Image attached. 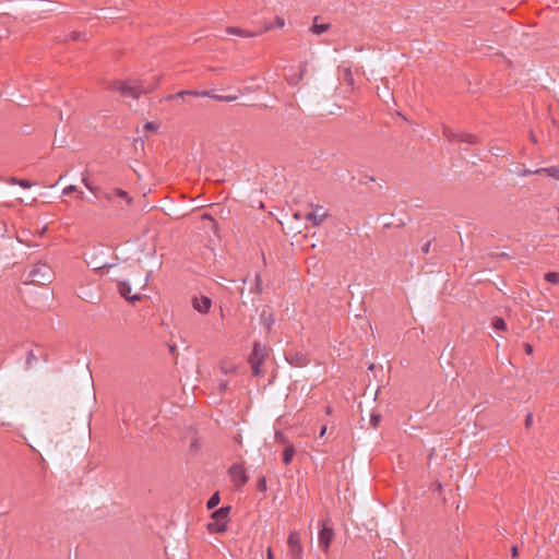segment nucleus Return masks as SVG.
<instances>
[{
  "label": "nucleus",
  "instance_id": "f257e3e1",
  "mask_svg": "<svg viewBox=\"0 0 559 559\" xmlns=\"http://www.w3.org/2000/svg\"><path fill=\"white\" fill-rule=\"evenodd\" d=\"M160 75H154L148 84L145 81H112L108 88L120 93L123 97L139 99L141 95L153 93L159 85Z\"/></svg>",
  "mask_w": 559,
  "mask_h": 559
},
{
  "label": "nucleus",
  "instance_id": "f03ea898",
  "mask_svg": "<svg viewBox=\"0 0 559 559\" xmlns=\"http://www.w3.org/2000/svg\"><path fill=\"white\" fill-rule=\"evenodd\" d=\"M231 511L230 506H224L213 511L211 518L213 522L206 524V528L211 534H223L227 531L228 516Z\"/></svg>",
  "mask_w": 559,
  "mask_h": 559
},
{
  "label": "nucleus",
  "instance_id": "7ed1b4c3",
  "mask_svg": "<svg viewBox=\"0 0 559 559\" xmlns=\"http://www.w3.org/2000/svg\"><path fill=\"white\" fill-rule=\"evenodd\" d=\"M269 353V348L266 345L254 342L252 346V352L249 355L248 362L251 366L252 376L261 377L263 372L261 371V366L264 362Z\"/></svg>",
  "mask_w": 559,
  "mask_h": 559
},
{
  "label": "nucleus",
  "instance_id": "20e7f679",
  "mask_svg": "<svg viewBox=\"0 0 559 559\" xmlns=\"http://www.w3.org/2000/svg\"><path fill=\"white\" fill-rule=\"evenodd\" d=\"M84 186L96 197H100L108 202H114L116 198H119L126 202L127 205L132 203V198L126 190L120 188H116L110 192L103 191L99 187L92 186L86 178L82 179Z\"/></svg>",
  "mask_w": 559,
  "mask_h": 559
},
{
  "label": "nucleus",
  "instance_id": "39448f33",
  "mask_svg": "<svg viewBox=\"0 0 559 559\" xmlns=\"http://www.w3.org/2000/svg\"><path fill=\"white\" fill-rule=\"evenodd\" d=\"M52 277V271L46 263H36L28 273V283L45 285L49 283Z\"/></svg>",
  "mask_w": 559,
  "mask_h": 559
},
{
  "label": "nucleus",
  "instance_id": "423d86ee",
  "mask_svg": "<svg viewBox=\"0 0 559 559\" xmlns=\"http://www.w3.org/2000/svg\"><path fill=\"white\" fill-rule=\"evenodd\" d=\"M228 474L237 489L241 488L249 480V476L242 463H235L228 468Z\"/></svg>",
  "mask_w": 559,
  "mask_h": 559
},
{
  "label": "nucleus",
  "instance_id": "0eeeda50",
  "mask_svg": "<svg viewBox=\"0 0 559 559\" xmlns=\"http://www.w3.org/2000/svg\"><path fill=\"white\" fill-rule=\"evenodd\" d=\"M287 546L290 559H301L304 548L301 545L300 534L298 532L293 531L289 533Z\"/></svg>",
  "mask_w": 559,
  "mask_h": 559
},
{
  "label": "nucleus",
  "instance_id": "6e6552de",
  "mask_svg": "<svg viewBox=\"0 0 559 559\" xmlns=\"http://www.w3.org/2000/svg\"><path fill=\"white\" fill-rule=\"evenodd\" d=\"M334 538V531L325 525L319 532V546L321 550L328 554L330 545Z\"/></svg>",
  "mask_w": 559,
  "mask_h": 559
},
{
  "label": "nucleus",
  "instance_id": "1a4fd4ad",
  "mask_svg": "<svg viewBox=\"0 0 559 559\" xmlns=\"http://www.w3.org/2000/svg\"><path fill=\"white\" fill-rule=\"evenodd\" d=\"M117 288L121 297L130 301L131 304H135L142 299L140 294L130 295L131 286L128 281H117Z\"/></svg>",
  "mask_w": 559,
  "mask_h": 559
},
{
  "label": "nucleus",
  "instance_id": "9d476101",
  "mask_svg": "<svg viewBox=\"0 0 559 559\" xmlns=\"http://www.w3.org/2000/svg\"><path fill=\"white\" fill-rule=\"evenodd\" d=\"M285 357L289 365L297 368L305 367L309 362L307 355L301 352L287 353Z\"/></svg>",
  "mask_w": 559,
  "mask_h": 559
},
{
  "label": "nucleus",
  "instance_id": "9b49d317",
  "mask_svg": "<svg viewBox=\"0 0 559 559\" xmlns=\"http://www.w3.org/2000/svg\"><path fill=\"white\" fill-rule=\"evenodd\" d=\"M322 210V206L317 205L311 212L306 214V219L311 222L313 226H319L329 215Z\"/></svg>",
  "mask_w": 559,
  "mask_h": 559
},
{
  "label": "nucleus",
  "instance_id": "f8f14e48",
  "mask_svg": "<svg viewBox=\"0 0 559 559\" xmlns=\"http://www.w3.org/2000/svg\"><path fill=\"white\" fill-rule=\"evenodd\" d=\"M212 300L207 296L194 297L192 299V307L200 313H207L211 309Z\"/></svg>",
  "mask_w": 559,
  "mask_h": 559
},
{
  "label": "nucleus",
  "instance_id": "ddd939ff",
  "mask_svg": "<svg viewBox=\"0 0 559 559\" xmlns=\"http://www.w3.org/2000/svg\"><path fill=\"white\" fill-rule=\"evenodd\" d=\"M275 322L274 316L266 311L262 310L260 313V323L264 326L266 331H271L273 324Z\"/></svg>",
  "mask_w": 559,
  "mask_h": 559
},
{
  "label": "nucleus",
  "instance_id": "4468645a",
  "mask_svg": "<svg viewBox=\"0 0 559 559\" xmlns=\"http://www.w3.org/2000/svg\"><path fill=\"white\" fill-rule=\"evenodd\" d=\"M319 17H314L313 24L311 26V32L316 35H321L330 29V23H318Z\"/></svg>",
  "mask_w": 559,
  "mask_h": 559
},
{
  "label": "nucleus",
  "instance_id": "2eb2a0df",
  "mask_svg": "<svg viewBox=\"0 0 559 559\" xmlns=\"http://www.w3.org/2000/svg\"><path fill=\"white\" fill-rule=\"evenodd\" d=\"M295 453H296L295 447L293 444H288L283 450V463L285 465H289L294 459Z\"/></svg>",
  "mask_w": 559,
  "mask_h": 559
},
{
  "label": "nucleus",
  "instance_id": "dca6fc26",
  "mask_svg": "<svg viewBox=\"0 0 559 559\" xmlns=\"http://www.w3.org/2000/svg\"><path fill=\"white\" fill-rule=\"evenodd\" d=\"M87 264L92 266V269L97 272V273H100L103 274L105 271H108L110 267L114 266V264H110V263H98V261H87Z\"/></svg>",
  "mask_w": 559,
  "mask_h": 559
},
{
  "label": "nucleus",
  "instance_id": "f3484780",
  "mask_svg": "<svg viewBox=\"0 0 559 559\" xmlns=\"http://www.w3.org/2000/svg\"><path fill=\"white\" fill-rule=\"evenodd\" d=\"M459 142H464L471 145H475L478 143V138L471 133H460Z\"/></svg>",
  "mask_w": 559,
  "mask_h": 559
},
{
  "label": "nucleus",
  "instance_id": "a211bd4d",
  "mask_svg": "<svg viewBox=\"0 0 559 559\" xmlns=\"http://www.w3.org/2000/svg\"><path fill=\"white\" fill-rule=\"evenodd\" d=\"M491 326L495 330H498V331H506L507 330V323L503 320V318H501V317H493L492 321H491Z\"/></svg>",
  "mask_w": 559,
  "mask_h": 559
},
{
  "label": "nucleus",
  "instance_id": "6ab92c4d",
  "mask_svg": "<svg viewBox=\"0 0 559 559\" xmlns=\"http://www.w3.org/2000/svg\"><path fill=\"white\" fill-rule=\"evenodd\" d=\"M219 501H221L219 492L216 491L207 500V502H206L207 509L213 510L214 508H216L218 506Z\"/></svg>",
  "mask_w": 559,
  "mask_h": 559
},
{
  "label": "nucleus",
  "instance_id": "aec40b11",
  "mask_svg": "<svg viewBox=\"0 0 559 559\" xmlns=\"http://www.w3.org/2000/svg\"><path fill=\"white\" fill-rule=\"evenodd\" d=\"M226 33L231 34V35H238V36H253V34H251L247 31H243L239 27H234V26H228L226 28Z\"/></svg>",
  "mask_w": 559,
  "mask_h": 559
},
{
  "label": "nucleus",
  "instance_id": "412c9836",
  "mask_svg": "<svg viewBox=\"0 0 559 559\" xmlns=\"http://www.w3.org/2000/svg\"><path fill=\"white\" fill-rule=\"evenodd\" d=\"M542 173H545L548 177L559 179V168L556 166L539 168Z\"/></svg>",
  "mask_w": 559,
  "mask_h": 559
},
{
  "label": "nucleus",
  "instance_id": "4be33fe9",
  "mask_svg": "<svg viewBox=\"0 0 559 559\" xmlns=\"http://www.w3.org/2000/svg\"><path fill=\"white\" fill-rule=\"evenodd\" d=\"M284 24H285L284 19L281 16H276L274 23L264 25V31L266 32V31H270L273 28H281L284 26Z\"/></svg>",
  "mask_w": 559,
  "mask_h": 559
},
{
  "label": "nucleus",
  "instance_id": "5701e85b",
  "mask_svg": "<svg viewBox=\"0 0 559 559\" xmlns=\"http://www.w3.org/2000/svg\"><path fill=\"white\" fill-rule=\"evenodd\" d=\"M544 278L546 282L557 285L559 284V272H547Z\"/></svg>",
  "mask_w": 559,
  "mask_h": 559
},
{
  "label": "nucleus",
  "instance_id": "b1692460",
  "mask_svg": "<svg viewBox=\"0 0 559 559\" xmlns=\"http://www.w3.org/2000/svg\"><path fill=\"white\" fill-rule=\"evenodd\" d=\"M254 281H255V285L253 288H251V293L260 295L263 292L262 280H261L260 274H255Z\"/></svg>",
  "mask_w": 559,
  "mask_h": 559
},
{
  "label": "nucleus",
  "instance_id": "393cba45",
  "mask_svg": "<svg viewBox=\"0 0 559 559\" xmlns=\"http://www.w3.org/2000/svg\"><path fill=\"white\" fill-rule=\"evenodd\" d=\"M202 95H209L212 98L219 100V102H233L237 98V96H223V95H211L209 92H203Z\"/></svg>",
  "mask_w": 559,
  "mask_h": 559
},
{
  "label": "nucleus",
  "instance_id": "a878e982",
  "mask_svg": "<svg viewBox=\"0 0 559 559\" xmlns=\"http://www.w3.org/2000/svg\"><path fill=\"white\" fill-rule=\"evenodd\" d=\"M443 134L444 136L450 140V141H459V135L460 133H456L454 132L452 129L450 128H444L443 129Z\"/></svg>",
  "mask_w": 559,
  "mask_h": 559
},
{
  "label": "nucleus",
  "instance_id": "bb28decb",
  "mask_svg": "<svg viewBox=\"0 0 559 559\" xmlns=\"http://www.w3.org/2000/svg\"><path fill=\"white\" fill-rule=\"evenodd\" d=\"M186 95H195L197 96V95H199V93L198 92H190V91H181V92H179V93H177L175 95H168L167 96V100H171V99H174L176 97H182L183 98Z\"/></svg>",
  "mask_w": 559,
  "mask_h": 559
},
{
  "label": "nucleus",
  "instance_id": "cd10ccee",
  "mask_svg": "<svg viewBox=\"0 0 559 559\" xmlns=\"http://www.w3.org/2000/svg\"><path fill=\"white\" fill-rule=\"evenodd\" d=\"M257 488H258V490H260V491H262V492L266 491V489H267V485H266V478H265V476H260V477L258 478V481H257Z\"/></svg>",
  "mask_w": 559,
  "mask_h": 559
},
{
  "label": "nucleus",
  "instance_id": "c85d7f7f",
  "mask_svg": "<svg viewBox=\"0 0 559 559\" xmlns=\"http://www.w3.org/2000/svg\"><path fill=\"white\" fill-rule=\"evenodd\" d=\"M221 370H222V372H223V373L227 374V373H229V372H234V371H236V366H235V365H231V364H230V365H227V364H224V362H223V364L221 365Z\"/></svg>",
  "mask_w": 559,
  "mask_h": 559
},
{
  "label": "nucleus",
  "instance_id": "c756f323",
  "mask_svg": "<svg viewBox=\"0 0 559 559\" xmlns=\"http://www.w3.org/2000/svg\"><path fill=\"white\" fill-rule=\"evenodd\" d=\"M380 420H381V415L380 414H371V416H370V425L373 428H377L379 426Z\"/></svg>",
  "mask_w": 559,
  "mask_h": 559
},
{
  "label": "nucleus",
  "instance_id": "7c9ffc66",
  "mask_svg": "<svg viewBox=\"0 0 559 559\" xmlns=\"http://www.w3.org/2000/svg\"><path fill=\"white\" fill-rule=\"evenodd\" d=\"M144 130L146 131H152V132H157L158 130V126L153 122V121H148L144 124Z\"/></svg>",
  "mask_w": 559,
  "mask_h": 559
},
{
  "label": "nucleus",
  "instance_id": "2f4dec72",
  "mask_svg": "<svg viewBox=\"0 0 559 559\" xmlns=\"http://www.w3.org/2000/svg\"><path fill=\"white\" fill-rule=\"evenodd\" d=\"M34 360H37V358H36L35 354H34V352L32 349H29L28 353H27V358H26V366H27V368H29L32 366V362Z\"/></svg>",
  "mask_w": 559,
  "mask_h": 559
},
{
  "label": "nucleus",
  "instance_id": "473e14b6",
  "mask_svg": "<svg viewBox=\"0 0 559 559\" xmlns=\"http://www.w3.org/2000/svg\"><path fill=\"white\" fill-rule=\"evenodd\" d=\"M345 81L350 87H354V78L349 69L345 72Z\"/></svg>",
  "mask_w": 559,
  "mask_h": 559
},
{
  "label": "nucleus",
  "instance_id": "72a5a7b5",
  "mask_svg": "<svg viewBox=\"0 0 559 559\" xmlns=\"http://www.w3.org/2000/svg\"><path fill=\"white\" fill-rule=\"evenodd\" d=\"M536 174H542V170H539V168L535 170L524 169L523 171L520 173V176L526 177Z\"/></svg>",
  "mask_w": 559,
  "mask_h": 559
},
{
  "label": "nucleus",
  "instance_id": "f704fd0d",
  "mask_svg": "<svg viewBox=\"0 0 559 559\" xmlns=\"http://www.w3.org/2000/svg\"><path fill=\"white\" fill-rule=\"evenodd\" d=\"M533 424V414L532 413H528L526 416H525V420H524V426L526 429H530L531 426Z\"/></svg>",
  "mask_w": 559,
  "mask_h": 559
},
{
  "label": "nucleus",
  "instance_id": "c9c22d12",
  "mask_svg": "<svg viewBox=\"0 0 559 559\" xmlns=\"http://www.w3.org/2000/svg\"><path fill=\"white\" fill-rule=\"evenodd\" d=\"M19 186L24 189H28L33 186V183L27 179H20Z\"/></svg>",
  "mask_w": 559,
  "mask_h": 559
},
{
  "label": "nucleus",
  "instance_id": "e433bc0d",
  "mask_svg": "<svg viewBox=\"0 0 559 559\" xmlns=\"http://www.w3.org/2000/svg\"><path fill=\"white\" fill-rule=\"evenodd\" d=\"M75 191H78L76 186L71 185V186H68L67 188H64L62 193L63 194H70V193L75 192Z\"/></svg>",
  "mask_w": 559,
  "mask_h": 559
},
{
  "label": "nucleus",
  "instance_id": "4c0bfd02",
  "mask_svg": "<svg viewBox=\"0 0 559 559\" xmlns=\"http://www.w3.org/2000/svg\"><path fill=\"white\" fill-rule=\"evenodd\" d=\"M523 348L527 355H531L533 353V346L530 343H524Z\"/></svg>",
  "mask_w": 559,
  "mask_h": 559
},
{
  "label": "nucleus",
  "instance_id": "58836bf2",
  "mask_svg": "<svg viewBox=\"0 0 559 559\" xmlns=\"http://www.w3.org/2000/svg\"><path fill=\"white\" fill-rule=\"evenodd\" d=\"M4 181L10 183V185H17L19 186L20 179L16 178V177H10L8 179H4Z\"/></svg>",
  "mask_w": 559,
  "mask_h": 559
},
{
  "label": "nucleus",
  "instance_id": "ea45409f",
  "mask_svg": "<svg viewBox=\"0 0 559 559\" xmlns=\"http://www.w3.org/2000/svg\"><path fill=\"white\" fill-rule=\"evenodd\" d=\"M430 245H431V241L429 240V241H427V242L423 246V248H421V252H423L424 254H427V253L429 252V250H430Z\"/></svg>",
  "mask_w": 559,
  "mask_h": 559
},
{
  "label": "nucleus",
  "instance_id": "a19ab883",
  "mask_svg": "<svg viewBox=\"0 0 559 559\" xmlns=\"http://www.w3.org/2000/svg\"><path fill=\"white\" fill-rule=\"evenodd\" d=\"M228 389V382L227 381H221L219 382V391L223 393Z\"/></svg>",
  "mask_w": 559,
  "mask_h": 559
},
{
  "label": "nucleus",
  "instance_id": "79ce46f5",
  "mask_svg": "<svg viewBox=\"0 0 559 559\" xmlns=\"http://www.w3.org/2000/svg\"><path fill=\"white\" fill-rule=\"evenodd\" d=\"M511 556H512V558H516L519 556V548H518V546H513L511 548Z\"/></svg>",
  "mask_w": 559,
  "mask_h": 559
},
{
  "label": "nucleus",
  "instance_id": "37998d69",
  "mask_svg": "<svg viewBox=\"0 0 559 559\" xmlns=\"http://www.w3.org/2000/svg\"><path fill=\"white\" fill-rule=\"evenodd\" d=\"M326 432V425H323L320 429L319 438H322Z\"/></svg>",
  "mask_w": 559,
  "mask_h": 559
},
{
  "label": "nucleus",
  "instance_id": "c03bdc74",
  "mask_svg": "<svg viewBox=\"0 0 559 559\" xmlns=\"http://www.w3.org/2000/svg\"><path fill=\"white\" fill-rule=\"evenodd\" d=\"M276 440L280 442H285V436L282 433H276Z\"/></svg>",
  "mask_w": 559,
  "mask_h": 559
},
{
  "label": "nucleus",
  "instance_id": "a18cd8bd",
  "mask_svg": "<svg viewBox=\"0 0 559 559\" xmlns=\"http://www.w3.org/2000/svg\"><path fill=\"white\" fill-rule=\"evenodd\" d=\"M80 36H81V35H80V33H76V32H73V33L71 34V38H72L73 40H78V39L80 38Z\"/></svg>",
  "mask_w": 559,
  "mask_h": 559
},
{
  "label": "nucleus",
  "instance_id": "49530a36",
  "mask_svg": "<svg viewBox=\"0 0 559 559\" xmlns=\"http://www.w3.org/2000/svg\"><path fill=\"white\" fill-rule=\"evenodd\" d=\"M267 559H274L273 552L271 548H267Z\"/></svg>",
  "mask_w": 559,
  "mask_h": 559
},
{
  "label": "nucleus",
  "instance_id": "de8ad7c7",
  "mask_svg": "<svg viewBox=\"0 0 559 559\" xmlns=\"http://www.w3.org/2000/svg\"><path fill=\"white\" fill-rule=\"evenodd\" d=\"M325 413H326L328 415H330V414L332 413V407L328 405V406L325 407Z\"/></svg>",
  "mask_w": 559,
  "mask_h": 559
},
{
  "label": "nucleus",
  "instance_id": "09e8293b",
  "mask_svg": "<svg viewBox=\"0 0 559 559\" xmlns=\"http://www.w3.org/2000/svg\"><path fill=\"white\" fill-rule=\"evenodd\" d=\"M531 138L534 142H536L535 136L533 134H531Z\"/></svg>",
  "mask_w": 559,
  "mask_h": 559
},
{
  "label": "nucleus",
  "instance_id": "8fccbe9b",
  "mask_svg": "<svg viewBox=\"0 0 559 559\" xmlns=\"http://www.w3.org/2000/svg\"><path fill=\"white\" fill-rule=\"evenodd\" d=\"M441 484L439 483L438 486H437V489H441Z\"/></svg>",
  "mask_w": 559,
  "mask_h": 559
},
{
  "label": "nucleus",
  "instance_id": "3c124183",
  "mask_svg": "<svg viewBox=\"0 0 559 559\" xmlns=\"http://www.w3.org/2000/svg\"><path fill=\"white\" fill-rule=\"evenodd\" d=\"M0 181H4V178L0 177Z\"/></svg>",
  "mask_w": 559,
  "mask_h": 559
}]
</instances>
